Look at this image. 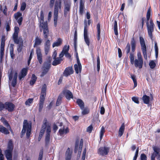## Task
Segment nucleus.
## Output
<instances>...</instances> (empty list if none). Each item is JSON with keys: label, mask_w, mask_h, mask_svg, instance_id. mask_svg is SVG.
<instances>
[{"label": "nucleus", "mask_w": 160, "mask_h": 160, "mask_svg": "<svg viewBox=\"0 0 160 160\" xmlns=\"http://www.w3.org/2000/svg\"><path fill=\"white\" fill-rule=\"evenodd\" d=\"M15 105L12 103L7 102L5 103V108L9 112H12L14 110Z\"/></svg>", "instance_id": "ddd939ff"}, {"label": "nucleus", "mask_w": 160, "mask_h": 160, "mask_svg": "<svg viewBox=\"0 0 160 160\" xmlns=\"http://www.w3.org/2000/svg\"><path fill=\"white\" fill-rule=\"evenodd\" d=\"M0 132L5 135L9 134L10 132L8 129L0 125Z\"/></svg>", "instance_id": "c756f323"}, {"label": "nucleus", "mask_w": 160, "mask_h": 160, "mask_svg": "<svg viewBox=\"0 0 160 160\" xmlns=\"http://www.w3.org/2000/svg\"><path fill=\"white\" fill-rule=\"evenodd\" d=\"M77 64H75L74 65V69L75 72L77 74L79 73H81L82 71V67L81 63L80 62L79 58L77 59Z\"/></svg>", "instance_id": "2eb2a0df"}, {"label": "nucleus", "mask_w": 160, "mask_h": 160, "mask_svg": "<svg viewBox=\"0 0 160 160\" xmlns=\"http://www.w3.org/2000/svg\"><path fill=\"white\" fill-rule=\"evenodd\" d=\"M114 33L116 35H118V31L117 22L116 20H115L114 23Z\"/></svg>", "instance_id": "c03bdc74"}, {"label": "nucleus", "mask_w": 160, "mask_h": 160, "mask_svg": "<svg viewBox=\"0 0 160 160\" xmlns=\"http://www.w3.org/2000/svg\"><path fill=\"white\" fill-rule=\"evenodd\" d=\"M131 78L134 84V88H135L137 85V81L136 78V76L132 74L131 75Z\"/></svg>", "instance_id": "49530a36"}, {"label": "nucleus", "mask_w": 160, "mask_h": 160, "mask_svg": "<svg viewBox=\"0 0 160 160\" xmlns=\"http://www.w3.org/2000/svg\"><path fill=\"white\" fill-rule=\"evenodd\" d=\"M23 124L25 125L26 128V137L27 139L29 138L32 130V123L31 122H28L27 120H24Z\"/></svg>", "instance_id": "6e6552de"}, {"label": "nucleus", "mask_w": 160, "mask_h": 160, "mask_svg": "<svg viewBox=\"0 0 160 160\" xmlns=\"http://www.w3.org/2000/svg\"><path fill=\"white\" fill-rule=\"evenodd\" d=\"M76 103L81 110L83 109L84 107V103L82 100L80 99H78L76 101Z\"/></svg>", "instance_id": "c85d7f7f"}, {"label": "nucleus", "mask_w": 160, "mask_h": 160, "mask_svg": "<svg viewBox=\"0 0 160 160\" xmlns=\"http://www.w3.org/2000/svg\"><path fill=\"white\" fill-rule=\"evenodd\" d=\"M97 40L98 41H99L100 39V34H101V30H100V23H98L97 25Z\"/></svg>", "instance_id": "7c9ffc66"}, {"label": "nucleus", "mask_w": 160, "mask_h": 160, "mask_svg": "<svg viewBox=\"0 0 160 160\" xmlns=\"http://www.w3.org/2000/svg\"><path fill=\"white\" fill-rule=\"evenodd\" d=\"M74 71L72 67H68L66 68L63 72L64 76L68 77L73 73Z\"/></svg>", "instance_id": "a211bd4d"}, {"label": "nucleus", "mask_w": 160, "mask_h": 160, "mask_svg": "<svg viewBox=\"0 0 160 160\" xmlns=\"http://www.w3.org/2000/svg\"><path fill=\"white\" fill-rule=\"evenodd\" d=\"M142 99L145 104H148L150 102V97L149 96L144 95L142 97Z\"/></svg>", "instance_id": "72a5a7b5"}, {"label": "nucleus", "mask_w": 160, "mask_h": 160, "mask_svg": "<svg viewBox=\"0 0 160 160\" xmlns=\"http://www.w3.org/2000/svg\"><path fill=\"white\" fill-rule=\"evenodd\" d=\"M131 52H130L131 47L129 43L127 44L125 48L126 53L128 55L130 53L129 58L130 59V62L133 65L134 63L135 66L136 68H138L141 69L142 68L143 64V61H141L135 59L134 61V52L136 50V42L134 37L132 38L131 42Z\"/></svg>", "instance_id": "f257e3e1"}, {"label": "nucleus", "mask_w": 160, "mask_h": 160, "mask_svg": "<svg viewBox=\"0 0 160 160\" xmlns=\"http://www.w3.org/2000/svg\"><path fill=\"white\" fill-rule=\"evenodd\" d=\"M84 38L86 44L88 46H89L90 45V40L88 36H84Z\"/></svg>", "instance_id": "4d7b16f0"}, {"label": "nucleus", "mask_w": 160, "mask_h": 160, "mask_svg": "<svg viewBox=\"0 0 160 160\" xmlns=\"http://www.w3.org/2000/svg\"><path fill=\"white\" fill-rule=\"evenodd\" d=\"M125 128V125L124 123H122L118 130V136L121 137L123 134Z\"/></svg>", "instance_id": "bb28decb"}, {"label": "nucleus", "mask_w": 160, "mask_h": 160, "mask_svg": "<svg viewBox=\"0 0 160 160\" xmlns=\"http://www.w3.org/2000/svg\"><path fill=\"white\" fill-rule=\"evenodd\" d=\"M28 70V69L27 68H23L22 69L19 75V79L20 80H21L22 78H24L26 76Z\"/></svg>", "instance_id": "6ab92c4d"}, {"label": "nucleus", "mask_w": 160, "mask_h": 160, "mask_svg": "<svg viewBox=\"0 0 160 160\" xmlns=\"http://www.w3.org/2000/svg\"><path fill=\"white\" fill-rule=\"evenodd\" d=\"M137 56H138V60H141V61H143L141 52H138L137 53Z\"/></svg>", "instance_id": "774afa93"}, {"label": "nucleus", "mask_w": 160, "mask_h": 160, "mask_svg": "<svg viewBox=\"0 0 160 160\" xmlns=\"http://www.w3.org/2000/svg\"><path fill=\"white\" fill-rule=\"evenodd\" d=\"M26 4L25 2H23L21 5L20 10L22 11H24L26 8Z\"/></svg>", "instance_id": "bf43d9fd"}, {"label": "nucleus", "mask_w": 160, "mask_h": 160, "mask_svg": "<svg viewBox=\"0 0 160 160\" xmlns=\"http://www.w3.org/2000/svg\"><path fill=\"white\" fill-rule=\"evenodd\" d=\"M5 108V103L0 101V111H2Z\"/></svg>", "instance_id": "e2e57ef3"}, {"label": "nucleus", "mask_w": 160, "mask_h": 160, "mask_svg": "<svg viewBox=\"0 0 160 160\" xmlns=\"http://www.w3.org/2000/svg\"><path fill=\"white\" fill-rule=\"evenodd\" d=\"M13 76V78L12 80L11 84L13 87H15L17 83V78L18 73L17 71L13 70L12 69L8 74V78L9 81H11L12 79Z\"/></svg>", "instance_id": "39448f33"}, {"label": "nucleus", "mask_w": 160, "mask_h": 160, "mask_svg": "<svg viewBox=\"0 0 160 160\" xmlns=\"http://www.w3.org/2000/svg\"><path fill=\"white\" fill-rule=\"evenodd\" d=\"M82 110V114L83 115L88 114L90 112V109L87 107H86L85 108H84Z\"/></svg>", "instance_id": "79ce46f5"}, {"label": "nucleus", "mask_w": 160, "mask_h": 160, "mask_svg": "<svg viewBox=\"0 0 160 160\" xmlns=\"http://www.w3.org/2000/svg\"><path fill=\"white\" fill-rule=\"evenodd\" d=\"M93 129L92 125H90L87 129V131L89 133H91Z\"/></svg>", "instance_id": "680f3d73"}, {"label": "nucleus", "mask_w": 160, "mask_h": 160, "mask_svg": "<svg viewBox=\"0 0 160 160\" xmlns=\"http://www.w3.org/2000/svg\"><path fill=\"white\" fill-rule=\"evenodd\" d=\"M63 93L67 99L68 100H70L71 99H72L73 98L72 92L68 90H63Z\"/></svg>", "instance_id": "f3484780"}, {"label": "nucleus", "mask_w": 160, "mask_h": 160, "mask_svg": "<svg viewBox=\"0 0 160 160\" xmlns=\"http://www.w3.org/2000/svg\"><path fill=\"white\" fill-rule=\"evenodd\" d=\"M14 148L13 143L12 140H9L7 146V149L5 151V157L7 160H12V153Z\"/></svg>", "instance_id": "20e7f679"}, {"label": "nucleus", "mask_w": 160, "mask_h": 160, "mask_svg": "<svg viewBox=\"0 0 160 160\" xmlns=\"http://www.w3.org/2000/svg\"><path fill=\"white\" fill-rule=\"evenodd\" d=\"M62 0H57L55 2L54 8V12L58 13L59 10H61L62 8Z\"/></svg>", "instance_id": "4468645a"}, {"label": "nucleus", "mask_w": 160, "mask_h": 160, "mask_svg": "<svg viewBox=\"0 0 160 160\" xmlns=\"http://www.w3.org/2000/svg\"><path fill=\"white\" fill-rule=\"evenodd\" d=\"M42 39L39 37L37 36L35 37V42L33 47L34 48L41 45L42 42Z\"/></svg>", "instance_id": "4be33fe9"}, {"label": "nucleus", "mask_w": 160, "mask_h": 160, "mask_svg": "<svg viewBox=\"0 0 160 160\" xmlns=\"http://www.w3.org/2000/svg\"><path fill=\"white\" fill-rule=\"evenodd\" d=\"M62 43V40L61 38H58L56 42H54L52 45L53 48L60 46Z\"/></svg>", "instance_id": "2f4dec72"}, {"label": "nucleus", "mask_w": 160, "mask_h": 160, "mask_svg": "<svg viewBox=\"0 0 160 160\" xmlns=\"http://www.w3.org/2000/svg\"><path fill=\"white\" fill-rule=\"evenodd\" d=\"M45 99L40 98L39 102L38 104L39 109L38 111L41 112L43 108L44 103Z\"/></svg>", "instance_id": "cd10ccee"}, {"label": "nucleus", "mask_w": 160, "mask_h": 160, "mask_svg": "<svg viewBox=\"0 0 160 160\" xmlns=\"http://www.w3.org/2000/svg\"><path fill=\"white\" fill-rule=\"evenodd\" d=\"M33 99L29 98L25 102V104L26 105L30 106V104L33 102Z\"/></svg>", "instance_id": "603ef678"}, {"label": "nucleus", "mask_w": 160, "mask_h": 160, "mask_svg": "<svg viewBox=\"0 0 160 160\" xmlns=\"http://www.w3.org/2000/svg\"><path fill=\"white\" fill-rule=\"evenodd\" d=\"M110 148L107 147H100L98 150V154L102 156L107 155L109 152Z\"/></svg>", "instance_id": "9d476101"}, {"label": "nucleus", "mask_w": 160, "mask_h": 160, "mask_svg": "<svg viewBox=\"0 0 160 160\" xmlns=\"http://www.w3.org/2000/svg\"><path fill=\"white\" fill-rule=\"evenodd\" d=\"M58 13L54 12V26L55 27L57 26Z\"/></svg>", "instance_id": "a19ab883"}, {"label": "nucleus", "mask_w": 160, "mask_h": 160, "mask_svg": "<svg viewBox=\"0 0 160 160\" xmlns=\"http://www.w3.org/2000/svg\"><path fill=\"white\" fill-rule=\"evenodd\" d=\"M83 146V140L82 139H81L80 141L79 145V148L78 149V152L80 153L81 152L82 150V148Z\"/></svg>", "instance_id": "13d9d810"}, {"label": "nucleus", "mask_w": 160, "mask_h": 160, "mask_svg": "<svg viewBox=\"0 0 160 160\" xmlns=\"http://www.w3.org/2000/svg\"><path fill=\"white\" fill-rule=\"evenodd\" d=\"M152 148L154 151V153L156 154H157L160 153V148L158 146H153L152 147Z\"/></svg>", "instance_id": "37998d69"}, {"label": "nucleus", "mask_w": 160, "mask_h": 160, "mask_svg": "<svg viewBox=\"0 0 160 160\" xmlns=\"http://www.w3.org/2000/svg\"><path fill=\"white\" fill-rule=\"evenodd\" d=\"M5 37L2 36V40L1 43V46H2V45L3 46V47H5Z\"/></svg>", "instance_id": "338daca9"}, {"label": "nucleus", "mask_w": 160, "mask_h": 160, "mask_svg": "<svg viewBox=\"0 0 160 160\" xmlns=\"http://www.w3.org/2000/svg\"><path fill=\"white\" fill-rule=\"evenodd\" d=\"M84 36H88V29H87V21L86 20H85L84 21Z\"/></svg>", "instance_id": "4c0bfd02"}, {"label": "nucleus", "mask_w": 160, "mask_h": 160, "mask_svg": "<svg viewBox=\"0 0 160 160\" xmlns=\"http://www.w3.org/2000/svg\"><path fill=\"white\" fill-rule=\"evenodd\" d=\"M40 31H43V37L45 39H47L49 36V31L48 24L39 26Z\"/></svg>", "instance_id": "423d86ee"}, {"label": "nucleus", "mask_w": 160, "mask_h": 160, "mask_svg": "<svg viewBox=\"0 0 160 160\" xmlns=\"http://www.w3.org/2000/svg\"><path fill=\"white\" fill-rule=\"evenodd\" d=\"M46 40V41L44 43V50L45 53L47 54L49 50L50 47V41L48 39Z\"/></svg>", "instance_id": "aec40b11"}, {"label": "nucleus", "mask_w": 160, "mask_h": 160, "mask_svg": "<svg viewBox=\"0 0 160 160\" xmlns=\"http://www.w3.org/2000/svg\"><path fill=\"white\" fill-rule=\"evenodd\" d=\"M36 53L37 55V59L39 63L41 64L42 63V55L41 49L39 48H38L37 49Z\"/></svg>", "instance_id": "dca6fc26"}, {"label": "nucleus", "mask_w": 160, "mask_h": 160, "mask_svg": "<svg viewBox=\"0 0 160 160\" xmlns=\"http://www.w3.org/2000/svg\"><path fill=\"white\" fill-rule=\"evenodd\" d=\"M72 152H70V148H68L65 153V160H71L72 158Z\"/></svg>", "instance_id": "393cba45"}, {"label": "nucleus", "mask_w": 160, "mask_h": 160, "mask_svg": "<svg viewBox=\"0 0 160 160\" xmlns=\"http://www.w3.org/2000/svg\"><path fill=\"white\" fill-rule=\"evenodd\" d=\"M151 10L149 8L147 11L146 14V26L147 28L148 34L149 37L152 40L153 32L154 31V28L155 27L152 19H150L151 15Z\"/></svg>", "instance_id": "7ed1b4c3"}, {"label": "nucleus", "mask_w": 160, "mask_h": 160, "mask_svg": "<svg viewBox=\"0 0 160 160\" xmlns=\"http://www.w3.org/2000/svg\"><path fill=\"white\" fill-rule=\"evenodd\" d=\"M69 50V46H68V47H67L66 45H65L64 46L63 50L62 51V52L64 53V54L68 52Z\"/></svg>", "instance_id": "5fc2aeb1"}, {"label": "nucleus", "mask_w": 160, "mask_h": 160, "mask_svg": "<svg viewBox=\"0 0 160 160\" xmlns=\"http://www.w3.org/2000/svg\"><path fill=\"white\" fill-rule=\"evenodd\" d=\"M1 121L3 122V124L7 127L9 126L10 125L8 122L3 117H2L1 118Z\"/></svg>", "instance_id": "3c124183"}, {"label": "nucleus", "mask_w": 160, "mask_h": 160, "mask_svg": "<svg viewBox=\"0 0 160 160\" xmlns=\"http://www.w3.org/2000/svg\"><path fill=\"white\" fill-rule=\"evenodd\" d=\"M132 101H133L134 102L137 104L139 103V102L138 98L133 97L132 98Z\"/></svg>", "instance_id": "0e129e2a"}, {"label": "nucleus", "mask_w": 160, "mask_h": 160, "mask_svg": "<svg viewBox=\"0 0 160 160\" xmlns=\"http://www.w3.org/2000/svg\"><path fill=\"white\" fill-rule=\"evenodd\" d=\"M87 151L86 148H85L84 149L82 155V160H84L85 158L86 154Z\"/></svg>", "instance_id": "69168bd1"}, {"label": "nucleus", "mask_w": 160, "mask_h": 160, "mask_svg": "<svg viewBox=\"0 0 160 160\" xmlns=\"http://www.w3.org/2000/svg\"><path fill=\"white\" fill-rule=\"evenodd\" d=\"M45 130H46V134L45 138V147H47L50 144L51 129L50 124L48 122L47 119L46 118L43 119L40 132L39 136H42Z\"/></svg>", "instance_id": "f03ea898"}, {"label": "nucleus", "mask_w": 160, "mask_h": 160, "mask_svg": "<svg viewBox=\"0 0 160 160\" xmlns=\"http://www.w3.org/2000/svg\"><path fill=\"white\" fill-rule=\"evenodd\" d=\"M22 16V13L19 12H18L14 14L15 18L17 20L19 17H21Z\"/></svg>", "instance_id": "6e6d98bb"}, {"label": "nucleus", "mask_w": 160, "mask_h": 160, "mask_svg": "<svg viewBox=\"0 0 160 160\" xmlns=\"http://www.w3.org/2000/svg\"><path fill=\"white\" fill-rule=\"evenodd\" d=\"M26 132V128L25 125L23 124V128L21 133V138H22L23 137Z\"/></svg>", "instance_id": "864d4df0"}, {"label": "nucleus", "mask_w": 160, "mask_h": 160, "mask_svg": "<svg viewBox=\"0 0 160 160\" xmlns=\"http://www.w3.org/2000/svg\"><path fill=\"white\" fill-rule=\"evenodd\" d=\"M62 98V93L60 94L58 96L57 100L56 105L57 106H59L61 103Z\"/></svg>", "instance_id": "c9c22d12"}, {"label": "nucleus", "mask_w": 160, "mask_h": 160, "mask_svg": "<svg viewBox=\"0 0 160 160\" xmlns=\"http://www.w3.org/2000/svg\"><path fill=\"white\" fill-rule=\"evenodd\" d=\"M54 60L53 61L52 64L54 66H56L60 64L62 61V59H59L58 58H57L56 59H53Z\"/></svg>", "instance_id": "f704fd0d"}, {"label": "nucleus", "mask_w": 160, "mask_h": 160, "mask_svg": "<svg viewBox=\"0 0 160 160\" xmlns=\"http://www.w3.org/2000/svg\"><path fill=\"white\" fill-rule=\"evenodd\" d=\"M145 20V17H142L141 18V20L139 21L138 22V28H141L142 30L143 29L144 21Z\"/></svg>", "instance_id": "473e14b6"}, {"label": "nucleus", "mask_w": 160, "mask_h": 160, "mask_svg": "<svg viewBox=\"0 0 160 160\" xmlns=\"http://www.w3.org/2000/svg\"><path fill=\"white\" fill-rule=\"evenodd\" d=\"M37 78L34 74L32 75L31 79L30 81V84L31 85H33L35 83Z\"/></svg>", "instance_id": "e433bc0d"}, {"label": "nucleus", "mask_w": 160, "mask_h": 160, "mask_svg": "<svg viewBox=\"0 0 160 160\" xmlns=\"http://www.w3.org/2000/svg\"><path fill=\"white\" fill-rule=\"evenodd\" d=\"M69 132V129L68 127H67L65 129L64 127H63L62 129H60L59 130L58 133L60 136H62L64 133H67Z\"/></svg>", "instance_id": "a878e982"}, {"label": "nucleus", "mask_w": 160, "mask_h": 160, "mask_svg": "<svg viewBox=\"0 0 160 160\" xmlns=\"http://www.w3.org/2000/svg\"><path fill=\"white\" fill-rule=\"evenodd\" d=\"M11 24V20H9L6 22V28L7 32L10 30V25Z\"/></svg>", "instance_id": "de8ad7c7"}, {"label": "nucleus", "mask_w": 160, "mask_h": 160, "mask_svg": "<svg viewBox=\"0 0 160 160\" xmlns=\"http://www.w3.org/2000/svg\"><path fill=\"white\" fill-rule=\"evenodd\" d=\"M46 86L44 84L42 88L40 98L45 99L46 93Z\"/></svg>", "instance_id": "412c9836"}, {"label": "nucleus", "mask_w": 160, "mask_h": 160, "mask_svg": "<svg viewBox=\"0 0 160 160\" xmlns=\"http://www.w3.org/2000/svg\"><path fill=\"white\" fill-rule=\"evenodd\" d=\"M71 3L70 2L67 1L64 3V15L65 17H66L68 14H69L70 11Z\"/></svg>", "instance_id": "9b49d317"}, {"label": "nucleus", "mask_w": 160, "mask_h": 160, "mask_svg": "<svg viewBox=\"0 0 160 160\" xmlns=\"http://www.w3.org/2000/svg\"><path fill=\"white\" fill-rule=\"evenodd\" d=\"M77 29H76V30L74 32V47L75 49H76V46H77Z\"/></svg>", "instance_id": "ea45409f"}, {"label": "nucleus", "mask_w": 160, "mask_h": 160, "mask_svg": "<svg viewBox=\"0 0 160 160\" xmlns=\"http://www.w3.org/2000/svg\"><path fill=\"white\" fill-rule=\"evenodd\" d=\"M51 67V64H48L44 62L42 67V71L41 76H43L46 75L49 70Z\"/></svg>", "instance_id": "f8f14e48"}, {"label": "nucleus", "mask_w": 160, "mask_h": 160, "mask_svg": "<svg viewBox=\"0 0 160 160\" xmlns=\"http://www.w3.org/2000/svg\"><path fill=\"white\" fill-rule=\"evenodd\" d=\"M19 28L18 27L14 28V33L13 34L12 38L15 43L18 44L20 43V38H18V35L19 32Z\"/></svg>", "instance_id": "1a4fd4ad"}, {"label": "nucleus", "mask_w": 160, "mask_h": 160, "mask_svg": "<svg viewBox=\"0 0 160 160\" xmlns=\"http://www.w3.org/2000/svg\"><path fill=\"white\" fill-rule=\"evenodd\" d=\"M4 47H3L2 45V46H1L0 49V60L1 61L2 60L4 54Z\"/></svg>", "instance_id": "a18cd8bd"}, {"label": "nucleus", "mask_w": 160, "mask_h": 160, "mask_svg": "<svg viewBox=\"0 0 160 160\" xmlns=\"http://www.w3.org/2000/svg\"><path fill=\"white\" fill-rule=\"evenodd\" d=\"M20 43L18 45L17 50L19 52H21L22 51L23 47V40L21 38L20 39Z\"/></svg>", "instance_id": "58836bf2"}, {"label": "nucleus", "mask_w": 160, "mask_h": 160, "mask_svg": "<svg viewBox=\"0 0 160 160\" xmlns=\"http://www.w3.org/2000/svg\"><path fill=\"white\" fill-rule=\"evenodd\" d=\"M141 46V50L144 58L146 60L147 59V47L145 42L144 38L142 37L139 38Z\"/></svg>", "instance_id": "0eeeda50"}, {"label": "nucleus", "mask_w": 160, "mask_h": 160, "mask_svg": "<svg viewBox=\"0 0 160 160\" xmlns=\"http://www.w3.org/2000/svg\"><path fill=\"white\" fill-rule=\"evenodd\" d=\"M141 160H147V157L144 153H142L140 155Z\"/></svg>", "instance_id": "052dcab7"}, {"label": "nucleus", "mask_w": 160, "mask_h": 160, "mask_svg": "<svg viewBox=\"0 0 160 160\" xmlns=\"http://www.w3.org/2000/svg\"><path fill=\"white\" fill-rule=\"evenodd\" d=\"M44 13H43V11L41 10L40 11V25L48 24L47 21H45V22H44Z\"/></svg>", "instance_id": "b1692460"}, {"label": "nucleus", "mask_w": 160, "mask_h": 160, "mask_svg": "<svg viewBox=\"0 0 160 160\" xmlns=\"http://www.w3.org/2000/svg\"><path fill=\"white\" fill-rule=\"evenodd\" d=\"M149 65L151 69H153L156 66L155 62L152 60H151L150 61Z\"/></svg>", "instance_id": "09e8293b"}, {"label": "nucleus", "mask_w": 160, "mask_h": 160, "mask_svg": "<svg viewBox=\"0 0 160 160\" xmlns=\"http://www.w3.org/2000/svg\"><path fill=\"white\" fill-rule=\"evenodd\" d=\"M84 2L83 0H80V2L79 13L80 15H82L84 12Z\"/></svg>", "instance_id": "5701e85b"}, {"label": "nucleus", "mask_w": 160, "mask_h": 160, "mask_svg": "<svg viewBox=\"0 0 160 160\" xmlns=\"http://www.w3.org/2000/svg\"><path fill=\"white\" fill-rule=\"evenodd\" d=\"M105 132V128L104 126H102L101 128V130L100 132V139H101L102 138L104 133Z\"/></svg>", "instance_id": "8fccbe9b"}]
</instances>
